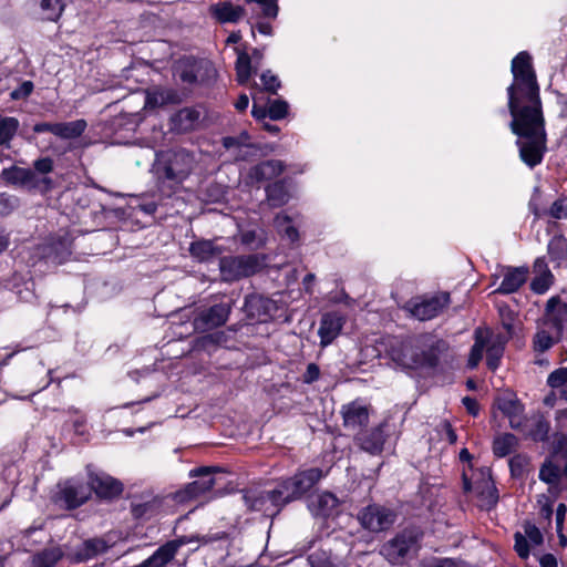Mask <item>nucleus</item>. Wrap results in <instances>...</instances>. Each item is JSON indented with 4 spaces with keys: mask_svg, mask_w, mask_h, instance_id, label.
Masks as SVG:
<instances>
[{
    "mask_svg": "<svg viewBox=\"0 0 567 567\" xmlns=\"http://www.w3.org/2000/svg\"><path fill=\"white\" fill-rule=\"evenodd\" d=\"M513 82L507 87L511 130L519 138V156L529 167L538 165L546 150L545 120L540 89L532 56L519 52L512 61Z\"/></svg>",
    "mask_w": 567,
    "mask_h": 567,
    "instance_id": "f257e3e1",
    "label": "nucleus"
},
{
    "mask_svg": "<svg viewBox=\"0 0 567 567\" xmlns=\"http://www.w3.org/2000/svg\"><path fill=\"white\" fill-rule=\"evenodd\" d=\"M445 349V342L431 333L395 340L391 343L388 354L394 364L403 370L421 367H434L437 353Z\"/></svg>",
    "mask_w": 567,
    "mask_h": 567,
    "instance_id": "f03ea898",
    "label": "nucleus"
},
{
    "mask_svg": "<svg viewBox=\"0 0 567 567\" xmlns=\"http://www.w3.org/2000/svg\"><path fill=\"white\" fill-rule=\"evenodd\" d=\"M196 161L186 150H171L157 155L154 173L164 196L169 197L189 177Z\"/></svg>",
    "mask_w": 567,
    "mask_h": 567,
    "instance_id": "7ed1b4c3",
    "label": "nucleus"
},
{
    "mask_svg": "<svg viewBox=\"0 0 567 567\" xmlns=\"http://www.w3.org/2000/svg\"><path fill=\"white\" fill-rule=\"evenodd\" d=\"M475 342L472 347L468 365L475 368L483 358V352L487 354V367L495 370L504 352L506 339L501 333H494L488 328H477L474 333Z\"/></svg>",
    "mask_w": 567,
    "mask_h": 567,
    "instance_id": "20e7f679",
    "label": "nucleus"
},
{
    "mask_svg": "<svg viewBox=\"0 0 567 567\" xmlns=\"http://www.w3.org/2000/svg\"><path fill=\"white\" fill-rule=\"evenodd\" d=\"M422 534L417 528H406L381 548V555L392 565L402 564L419 549Z\"/></svg>",
    "mask_w": 567,
    "mask_h": 567,
    "instance_id": "39448f33",
    "label": "nucleus"
},
{
    "mask_svg": "<svg viewBox=\"0 0 567 567\" xmlns=\"http://www.w3.org/2000/svg\"><path fill=\"white\" fill-rule=\"evenodd\" d=\"M463 485L465 492L474 491L476 493L481 508L488 511L497 504L498 494L488 467H482L474 474V486L464 473Z\"/></svg>",
    "mask_w": 567,
    "mask_h": 567,
    "instance_id": "423d86ee",
    "label": "nucleus"
},
{
    "mask_svg": "<svg viewBox=\"0 0 567 567\" xmlns=\"http://www.w3.org/2000/svg\"><path fill=\"white\" fill-rule=\"evenodd\" d=\"M261 267L257 256H228L219 261V270L223 280L235 281L256 274Z\"/></svg>",
    "mask_w": 567,
    "mask_h": 567,
    "instance_id": "0eeeda50",
    "label": "nucleus"
},
{
    "mask_svg": "<svg viewBox=\"0 0 567 567\" xmlns=\"http://www.w3.org/2000/svg\"><path fill=\"white\" fill-rule=\"evenodd\" d=\"M281 487L274 491L249 489L244 494L245 504L252 511L264 512L267 516H274L279 513L282 506L287 504L285 495L281 494Z\"/></svg>",
    "mask_w": 567,
    "mask_h": 567,
    "instance_id": "6e6552de",
    "label": "nucleus"
},
{
    "mask_svg": "<svg viewBox=\"0 0 567 567\" xmlns=\"http://www.w3.org/2000/svg\"><path fill=\"white\" fill-rule=\"evenodd\" d=\"M323 476L320 468H309L300 471L293 477L284 481L280 484L281 494L285 495L287 503L299 498L305 493L310 491Z\"/></svg>",
    "mask_w": 567,
    "mask_h": 567,
    "instance_id": "1a4fd4ad",
    "label": "nucleus"
},
{
    "mask_svg": "<svg viewBox=\"0 0 567 567\" xmlns=\"http://www.w3.org/2000/svg\"><path fill=\"white\" fill-rule=\"evenodd\" d=\"M219 472L218 467H198L189 472L190 477H199L185 486V488L176 492L175 499L179 503L196 498L209 492L215 485L213 474Z\"/></svg>",
    "mask_w": 567,
    "mask_h": 567,
    "instance_id": "9d476101",
    "label": "nucleus"
},
{
    "mask_svg": "<svg viewBox=\"0 0 567 567\" xmlns=\"http://www.w3.org/2000/svg\"><path fill=\"white\" fill-rule=\"evenodd\" d=\"M450 303L447 292L437 293L431 298L413 300L406 303L405 309L421 321L436 317Z\"/></svg>",
    "mask_w": 567,
    "mask_h": 567,
    "instance_id": "9b49d317",
    "label": "nucleus"
},
{
    "mask_svg": "<svg viewBox=\"0 0 567 567\" xmlns=\"http://www.w3.org/2000/svg\"><path fill=\"white\" fill-rule=\"evenodd\" d=\"M362 527L371 532H381L391 527L395 522V514L379 505H369L358 514Z\"/></svg>",
    "mask_w": 567,
    "mask_h": 567,
    "instance_id": "f8f14e48",
    "label": "nucleus"
},
{
    "mask_svg": "<svg viewBox=\"0 0 567 567\" xmlns=\"http://www.w3.org/2000/svg\"><path fill=\"white\" fill-rule=\"evenodd\" d=\"M89 484L91 489L95 492L99 497L112 498L120 495L123 491V485L120 481L103 472H93L87 467Z\"/></svg>",
    "mask_w": 567,
    "mask_h": 567,
    "instance_id": "ddd939ff",
    "label": "nucleus"
},
{
    "mask_svg": "<svg viewBox=\"0 0 567 567\" xmlns=\"http://www.w3.org/2000/svg\"><path fill=\"white\" fill-rule=\"evenodd\" d=\"M230 309L229 303L223 302L214 305L198 315L195 319V326L202 330H210L220 327L228 320Z\"/></svg>",
    "mask_w": 567,
    "mask_h": 567,
    "instance_id": "4468645a",
    "label": "nucleus"
},
{
    "mask_svg": "<svg viewBox=\"0 0 567 567\" xmlns=\"http://www.w3.org/2000/svg\"><path fill=\"white\" fill-rule=\"evenodd\" d=\"M343 425L350 430H358L369 422V408L361 400L344 404L341 409Z\"/></svg>",
    "mask_w": 567,
    "mask_h": 567,
    "instance_id": "2eb2a0df",
    "label": "nucleus"
},
{
    "mask_svg": "<svg viewBox=\"0 0 567 567\" xmlns=\"http://www.w3.org/2000/svg\"><path fill=\"white\" fill-rule=\"evenodd\" d=\"M566 321L567 305L561 302L559 297H551L546 305L544 324L554 330L557 337H560Z\"/></svg>",
    "mask_w": 567,
    "mask_h": 567,
    "instance_id": "dca6fc26",
    "label": "nucleus"
},
{
    "mask_svg": "<svg viewBox=\"0 0 567 567\" xmlns=\"http://www.w3.org/2000/svg\"><path fill=\"white\" fill-rule=\"evenodd\" d=\"M528 269L526 267H504L502 268L503 281L494 293L508 295L517 291L527 279Z\"/></svg>",
    "mask_w": 567,
    "mask_h": 567,
    "instance_id": "f3484780",
    "label": "nucleus"
},
{
    "mask_svg": "<svg viewBox=\"0 0 567 567\" xmlns=\"http://www.w3.org/2000/svg\"><path fill=\"white\" fill-rule=\"evenodd\" d=\"M90 495V491L81 483L66 482L58 493L56 502H62L66 508L82 505Z\"/></svg>",
    "mask_w": 567,
    "mask_h": 567,
    "instance_id": "a211bd4d",
    "label": "nucleus"
},
{
    "mask_svg": "<svg viewBox=\"0 0 567 567\" xmlns=\"http://www.w3.org/2000/svg\"><path fill=\"white\" fill-rule=\"evenodd\" d=\"M344 318L337 312L324 313L320 320L318 334L321 347L329 346L341 332Z\"/></svg>",
    "mask_w": 567,
    "mask_h": 567,
    "instance_id": "6ab92c4d",
    "label": "nucleus"
},
{
    "mask_svg": "<svg viewBox=\"0 0 567 567\" xmlns=\"http://www.w3.org/2000/svg\"><path fill=\"white\" fill-rule=\"evenodd\" d=\"M355 440L363 451L370 454L381 453L385 441L384 424L359 434Z\"/></svg>",
    "mask_w": 567,
    "mask_h": 567,
    "instance_id": "aec40b11",
    "label": "nucleus"
},
{
    "mask_svg": "<svg viewBox=\"0 0 567 567\" xmlns=\"http://www.w3.org/2000/svg\"><path fill=\"white\" fill-rule=\"evenodd\" d=\"M107 549V545L103 539L92 538L82 543V545L74 551L68 554V559L71 563H83L92 559L99 554L104 553Z\"/></svg>",
    "mask_w": 567,
    "mask_h": 567,
    "instance_id": "412c9836",
    "label": "nucleus"
},
{
    "mask_svg": "<svg viewBox=\"0 0 567 567\" xmlns=\"http://www.w3.org/2000/svg\"><path fill=\"white\" fill-rule=\"evenodd\" d=\"M496 405L508 417L513 429H520L523 424V405L514 395L505 394L498 396Z\"/></svg>",
    "mask_w": 567,
    "mask_h": 567,
    "instance_id": "4be33fe9",
    "label": "nucleus"
},
{
    "mask_svg": "<svg viewBox=\"0 0 567 567\" xmlns=\"http://www.w3.org/2000/svg\"><path fill=\"white\" fill-rule=\"evenodd\" d=\"M284 163L278 159H269L255 165L249 171V178L255 182L269 181L284 172Z\"/></svg>",
    "mask_w": 567,
    "mask_h": 567,
    "instance_id": "5701e85b",
    "label": "nucleus"
},
{
    "mask_svg": "<svg viewBox=\"0 0 567 567\" xmlns=\"http://www.w3.org/2000/svg\"><path fill=\"white\" fill-rule=\"evenodd\" d=\"M210 13L221 23H236L245 16V9L225 1L213 4Z\"/></svg>",
    "mask_w": 567,
    "mask_h": 567,
    "instance_id": "b1692460",
    "label": "nucleus"
},
{
    "mask_svg": "<svg viewBox=\"0 0 567 567\" xmlns=\"http://www.w3.org/2000/svg\"><path fill=\"white\" fill-rule=\"evenodd\" d=\"M189 252L193 258L203 262L219 256L221 249L215 246L210 240H198L190 245Z\"/></svg>",
    "mask_w": 567,
    "mask_h": 567,
    "instance_id": "393cba45",
    "label": "nucleus"
},
{
    "mask_svg": "<svg viewBox=\"0 0 567 567\" xmlns=\"http://www.w3.org/2000/svg\"><path fill=\"white\" fill-rule=\"evenodd\" d=\"M199 117L200 113L198 111L185 107L175 114L173 121L178 131L187 132L197 126Z\"/></svg>",
    "mask_w": 567,
    "mask_h": 567,
    "instance_id": "a878e982",
    "label": "nucleus"
},
{
    "mask_svg": "<svg viewBox=\"0 0 567 567\" xmlns=\"http://www.w3.org/2000/svg\"><path fill=\"white\" fill-rule=\"evenodd\" d=\"M1 176L7 183L14 185H29L34 179L31 169L17 166L3 169Z\"/></svg>",
    "mask_w": 567,
    "mask_h": 567,
    "instance_id": "bb28decb",
    "label": "nucleus"
},
{
    "mask_svg": "<svg viewBox=\"0 0 567 567\" xmlns=\"http://www.w3.org/2000/svg\"><path fill=\"white\" fill-rule=\"evenodd\" d=\"M268 204L280 207L288 203L290 195L282 182H276L266 188Z\"/></svg>",
    "mask_w": 567,
    "mask_h": 567,
    "instance_id": "cd10ccee",
    "label": "nucleus"
},
{
    "mask_svg": "<svg viewBox=\"0 0 567 567\" xmlns=\"http://www.w3.org/2000/svg\"><path fill=\"white\" fill-rule=\"evenodd\" d=\"M86 128L84 120H76L73 122L58 123L55 136L64 140L76 138L82 135Z\"/></svg>",
    "mask_w": 567,
    "mask_h": 567,
    "instance_id": "c85d7f7f",
    "label": "nucleus"
},
{
    "mask_svg": "<svg viewBox=\"0 0 567 567\" xmlns=\"http://www.w3.org/2000/svg\"><path fill=\"white\" fill-rule=\"evenodd\" d=\"M19 121L16 117L0 116V146L10 147L11 141L19 130Z\"/></svg>",
    "mask_w": 567,
    "mask_h": 567,
    "instance_id": "c756f323",
    "label": "nucleus"
},
{
    "mask_svg": "<svg viewBox=\"0 0 567 567\" xmlns=\"http://www.w3.org/2000/svg\"><path fill=\"white\" fill-rule=\"evenodd\" d=\"M518 445V440L514 434L505 433L498 435L494 440L493 451L494 454L498 457H504L511 453H513Z\"/></svg>",
    "mask_w": 567,
    "mask_h": 567,
    "instance_id": "7c9ffc66",
    "label": "nucleus"
},
{
    "mask_svg": "<svg viewBox=\"0 0 567 567\" xmlns=\"http://www.w3.org/2000/svg\"><path fill=\"white\" fill-rule=\"evenodd\" d=\"M558 339L559 337L556 336L554 330L540 328L535 333L533 339L534 350L537 352H545L549 350Z\"/></svg>",
    "mask_w": 567,
    "mask_h": 567,
    "instance_id": "2f4dec72",
    "label": "nucleus"
},
{
    "mask_svg": "<svg viewBox=\"0 0 567 567\" xmlns=\"http://www.w3.org/2000/svg\"><path fill=\"white\" fill-rule=\"evenodd\" d=\"M338 498L329 493L322 492L312 501V505L317 507V514L328 516L338 506Z\"/></svg>",
    "mask_w": 567,
    "mask_h": 567,
    "instance_id": "473e14b6",
    "label": "nucleus"
},
{
    "mask_svg": "<svg viewBox=\"0 0 567 567\" xmlns=\"http://www.w3.org/2000/svg\"><path fill=\"white\" fill-rule=\"evenodd\" d=\"M40 9L44 20L56 21L64 10V3L63 0H40Z\"/></svg>",
    "mask_w": 567,
    "mask_h": 567,
    "instance_id": "72a5a7b5",
    "label": "nucleus"
},
{
    "mask_svg": "<svg viewBox=\"0 0 567 567\" xmlns=\"http://www.w3.org/2000/svg\"><path fill=\"white\" fill-rule=\"evenodd\" d=\"M548 254L553 260H564L567 256V239L561 235L554 236L548 243Z\"/></svg>",
    "mask_w": 567,
    "mask_h": 567,
    "instance_id": "f704fd0d",
    "label": "nucleus"
},
{
    "mask_svg": "<svg viewBox=\"0 0 567 567\" xmlns=\"http://www.w3.org/2000/svg\"><path fill=\"white\" fill-rule=\"evenodd\" d=\"M560 475V467L549 460H547L539 470V478L548 484H557Z\"/></svg>",
    "mask_w": 567,
    "mask_h": 567,
    "instance_id": "c9c22d12",
    "label": "nucleus"
},
{
    "mask_svg": "<svg viewBox=\"0 0 567 567\" xmlns=\"http://www.w3.org/2000/svg\"><path fill=\"white\" fill-rule=\"evenodd\" d=\"M236 73L237 80L240 84L246 83L250 76V58L245 52L238 54L236 61Z\"/></svg>",
    "mask_w": 567,
    "mask_h": 567,
    "instance_id": "e433bc0d",
    "label": "nucleus"
},
{
    "mask_svg": "<svg viewBox=\"0 0 567 567\" xmlns=\"http://www.w3.org/2000/svg\"><path fill=\"white\" fill-rule=\"evenodd\" d=\"M168 95L159 90L148 91L145 97V107L155 109L166 104Z\"/></svg>",
    "mask_w": 567,
    "mask_h": 567,
    "instance_id": "4c0bfd02",
    "label": "nucleus"
},
{
    "mask_svg": "<svg viewBox=\"0 0 567 567\" xmlns=\"http://www.w3.org/2000/svg\"><path fill=\"white\" fill-rule=\"evenodd\" d=\"M551 274L547 270L540 276L533 279L530 288L536 293H544L548 290L551 285Z\"/></svg>",
    "mask_w": 567,
    "mask_h": 567,
    "instance_id": "58836bf2",
    "label": "nucleus"
},
{
    "mask_svg": "<svg viewBox=\"0 0 567 567\" xmlns=\"http://www.w3.org/2000/svg\"><path fill=\"white\" fill-rule=\"evenodd\" d=\"M514 539H515V545H514L515 551L522 559L527 560L529 558V545H532V544L527 540V538L523 534H520L518 532L515 533Z\"/></svg>",
    "mask_w": 567,
    "mask_h": 567,
    "instance_id": "ea45409f",
    "label": "nucleus"
},
{
    "mask_svg": "<svg viewBox=\"0 0 567 567\" xmlns=\"http://www.w3.org/2000/svg\"><path fill=\"white\" fill-rule=\"evenodd\" d=\"M547 383L553 389L567 385V368H559L553 371L548 375Z\"/></svg>",
    "mask_w": 567,
    "mask_h": 567,
    "instance_id": "a19ab883",
    "label": "nucleus"
},
{
    "mask_svg": "<svg viewBox=\"0 0 567 567\" xmlns=\"http://www.w3.org/2000/svg\"><path fill=\"white\" fill-rule=\"evenodd\" d=\"M549 432V424L543 417H538L535 421L534 429L529 432V435L535 441H545Z\"/></svg>",
    "mask_w": 567,
    "mask_h": 567,
    "instance_id": "79ce46f5",
    "label": "nucleus"
},
{
    "mask_svg": "<svg viewBox=\"0 0 567 567\" xmlns=\"http://www.w3.org/2000/svg\"><path fill=\"white\" fill-rule=\"evenodd\" d=\"M288 104L285 101L276 100L268 107V115L271 120H281L287 115Z\"/></svg>",
    "mask_w": 567,
    "mask_h": 567,
    "instance_id": "37998d69",
    "label": "nucleus"
},
{
    "mask_svg": "<svg viewBox=\"0 0 567 567\" xmlns=\"http://www.w3.org/2000/svg\"><path fill=\"white\" fill-rule=\"evenodd\" d=\"M247 3L255 2L260 6L262 14L267 18H276L278 14L277 0H245Z\"/></svg>",
    "mask_w": 567,
    "mask_h": 567,
    "instance_id": "c03bdc74",
    "label": "nucleus"
},
{
    "mask_svg": "<svg viewBox=\"0 0 567 567\" xmlns=\"http://www.w3.org/2000/svg\"><path fill=\"white\" fill-rule=\"evenodd\" d=\"M260 80L262 83V87L265 91L269 93H277L278 89L280 87V81L279 79L272 74L270 71H266L260 75Z\"/></svg>",
    "mask_w": 567,
    "mask_h": 567,
    "instance_id": "a18cd8bd",
    "label": "nucleus"
},
{
    "mask_svg": "<svg viewBox=\"0 0 567 567\" xmlns=\"http://www.w3.org/2000/svg\"><path fill=\"white\" fill-rule=\"evenodd\" d=\"M524 536L533 546H539L543 544L544 537L538 527L533 524L524 525Z\"/></svg>",
    "mask_w": 567,
    "mask_h": 567,
    "instance_id": "49530a36",
    "label": "nucleus"
},
{
    "mask_svg": "<svg viewBox=\"0 0 567 567\" xmlns=\"http://www.w3.org/2000/svg\"><path fill=\"white\" fill-rule=\"evenodd\" d=\"M223 145L226 150H234L236 159H245V154H241V150L246 148L236 136H226L223 138Z\"/></svg>",
    "mask_w": 567,
    "mask_h": 567,
    "instance_id": "de8ad7c7",
    "label": "nucleus"
},
{
    "mask_svg": "<svg viewBox=\"0 0 567 567\" xmlns=\"http://www.w3.org/2000/svg\"><path fill=\"white\" fill-rule=\"evenodd\" d=\"M194 542H199L198 536H181L176 539L165 543V546L172 551L174 556L177 555L181 547Z\"/></svg>",
    "mask_w": 567,
    "mask_h": 567,
    "instance_id": "09e8293b",
    "label": "nucleus"
},
{
    "mask_svg": "<svg viewBox=\"0 0 567 567\" xmlns=\"http://www.w3.org/2000/svg\"><path fill=\"white\" fill-rule=\"evenodd\" d=\"M33 90V83L31 81H24L19 87L10 93L12 100H21L28 97Z\"/></svg>",
    "mask_w": 567,
    "mask_h": 567,
    "instance_id": "8fccbe9b",
    "label": "nucleus"
},
{
    "mask_svg": "<svg viewBox=\"0 0 567 567\" xmlns=\"http://www.w3.org/2000/svg\"><path fill=\"white\" fill-rule=\"evenodd\" d=\"M549 214L556 219L567 218V205L564 199H558L553 203Z\"/></svg>",
    "mask_w": 567,
    "mask_h": 567,
    "instance_id": "3c124183",
    "label": "nucleus"
},
{
    "mask_svg": "<svg viewBox=\"0 0 567 567\" xmlns=\"http://www.w3.org/2000/svg\"><path fill=\"white\" fill-rule=\"evenodd\" d=\"M319 375H320L319 367L316 363H309L307 365L306 372L303 374V382L312 383L319 379Z\"/></svg>",
    "mask_w": 567,
    "mask_h": 567,
    "instance_id": "603ef678",
    "label": "nucleus"
},
{
    "mask_svg": "<svg viewBox=\"0 0 567 567\" xmlns=\"http://www.w3.org/2000/svg\"><path fill=\"white\" fill-rule=\"evenodd\" d=\"M311 567H333L331 560L324 554H313L309 557Z\"/></svg>",
    "mask_w": 567,
    "mask_h": 567,
    "instance_id": "864d4df0",
    "label": "nucleus"
},
{
    "mask_svg": "<svg viewBox=\"0 0 567 567\" xmlns=\"http://www.w3.org/2000/svg\"><path fill=\"white\" fill-rule=\"evenodd\" d=\"M34 168L41 174H48L53 169V162L49 157L37 159Z\"/></svg>",
    "mask_w": 567,
    "mask_h": 567,
    "instance_id": "5fc2aeb1",
    "label": "nucleus"
},
{
    "mask_svg": "<svg viewBox=\"0 0 567 567\" xmlns=\"http://www.w3.org/2000/svg\"><path fill=\"white\" fill-rule=\"evenodd\" d=\"M195 69L196 64L190 65L189 69L185 68L179 74L182 81L186 83H195L198 79Z\"/></svg>",
    "mask_w": 567,
    "mask_h": 567,
    "instance_id": "6e6d98bb",
    "label": "nucleus"
},
{
    "mask_svg": "<svg viewBox=\"0 0 567 567\" xmlns=\"http://www.w3.org/2000/svg\"><path fill=\"white\" fill-rule=\"evenodd\" d=\"M423 567H461L454 560L445 558V559H433L424 564Z\"/></svg>",
    "mask_w": 567,
    "mask_h": 567,
    "instance_id": "4d7b16f0",
    "label": "nucleus"
},
{
    "mask_svg": "<svg viewBox=\"0 0 567 567\" xmlns=\"http://www.w3.org/2000/svg\"><path fill=\"white\" fill-rule=\"evenodd\" d=\"M56 125H58V123H47V122L38 123L33 126V131L35 133L50 132L55 135Z\"/></svg>",
    "mask_w": 567,
    "mask_h": 567,
    "instance_id": "13d9d810",
    "label": "nucleus"
},
{
    "mask_svg": "<svg viewBox=\"0 0 567 567\" xmlns=\"http://www.w3.org/2000/svg\"><path fill=\"white\" fill-rule=\"evenodd\" d=\"M540 567H557L558 563L553 554H544L538 558Z\"/></svg>",
    "mask_w": 567,
    "mask_h": 567,
    "instance_id": "bf43d9fd",
    "label": "nucleus"
},
{
    "mask_svg": "<svg viewBox=\"0 0 567 567\" xmlns=\"http://www.w3.org/2000/svg\"><path fill=\"white\" fill-rule=\"evenodd\" d=\"M463 404L465 405V408L468 411V413H471L472 415H477V413H478V403L476 402L475 399H472L470 396H465L463 399Z\"/></svg>",
    "mask_w": 567,
    "mask_h": 567,
    "instance_id": "052dcab7",
    "label": "nucleus"
},
{
    "mask_svg": "<svg viewBox=\"0 0 567 567\" xmlns=\"http://www.w3.org/2000/svg\"><path fill=\"white\" fill-rule=\"evenodd\" d=\"M566 513H567L566 505L560 503L556 508V523H557L558 529H560L563 527Z\"/></svg>",
    "mask_w": 567,
    "mask_h": 567,
    "instance_id": "680f3d73",
    "label": "nucleus"
},
{
    "mask_svg": "<svg viewBox=\"0 0 567 567\" xmlns=\"http://www.w3.org/2000/svg\"><path fill=\"white\" fill-rule=\"evenodd\" d=\"M288 225H290V218L287 215L279 214L276 216L275 227L278 231H281L282 228L287 227Z\"/></svg>",
    "mask_w": 567,
    "mask_h": 567,
    "instance_id": "e2e57ef3",
    "label": "nucleus"
},
{
    "mask_svg": "<svg viewBox=\"0 0 567 567\" xmlns=\"http://www.w3.org/2000/svg\"><path fill=\"white\" fill-rule=\"evenodd\" d=\"M13 206V202L10 198L0 196V215L9 214Z\"/></svg>",
    "mask_w": 567,
    "mask_h": 567,
    "instance_id": "0e129e2a",
    "label": "nucleus"
},
{
    "mask_svg": "<svg viewBox=\"0 0 567 567\" xmlns=\"http://www.w3.org/2000/svg\"><path fill=\"white\" fill-rule=\"evenodd\" d=\"M279 233L285 235L291 243L298 239V230L291 224L282 228Z\"/></svg>",
    "mask_w": 567,
    "mask_h": 567,
    "instance_id": "69168bd1",
    "label": "nucleus"
},
{
    "mask_svg": "<svg viewBox=\"0 0 567 567\" xmlns=\"http://www.w3.org/2000/svg\"><path fill=\"white\" fill-rule=\"evenodd\" d=\"M279 233L285 235L291 243L298 239V230L291 224L282 228Z\"/></svg>",
    "mask_w": 567,
    "mask_h": 567,
    "instance_id": "338daca9",
    "label": "nucleus"
},
{
    "mask_svg": "<svg viewBox=\"0 0 567 567\" xmlns=\"http://www.w3.org/2000/svg\"><path fill=\"white\" fill-rule=\"evenodd\" d=\"M248 104H249V99L246 94H241L237 102L235 103V107L238 110V111H244L248 107Z\"/></svg>",
    "mask_w": 567,
    "mask_h": 567,
    "instance_id": "774afa93",
    "label": "nucleus"
}]
</instances>
